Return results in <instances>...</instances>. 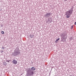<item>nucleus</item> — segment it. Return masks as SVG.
Instances as JSON below:
<instances>
[{
	"mask_svg": "<svg viewBox=\"0 0 76 76\" xmlns=\"http://www.w3.org/2000/svg\"><path fill=\"white\" fill-rule=\"evenodd\" d=\"M20 50L19 49V48L17 47L16 48L14 51V52L12 53V56H13L14 57H16V56H18L20 54Z\"/></svg>",
	"mask_w": 76,
	"mask_h": 76,
	"instance_id": "nucleus-1",
	"label": "nucleus"
},
{
	"mask_svg": "<svg viewBox=\"0 0 76 76\" xmlns=\"http://www.w3.org/2000/svg\"><path fill=\"white\" fill-rule=\"evenodd\" d=\"M73 7H72L68 11H67L65 13V15L66 16V18H70V16L72 14V13H73Z\"/></svg>",
	"mask_w": 76,
	"mask_h": 76,
	"instance_id": "nucleus-2",
	"label": "nucleus"
},
{
	"mask_svg": "<svg viewBox=\"0 0 76 76\" xmlns=\"http://www.w3.org/2000/svg\"><path fill=\"white\" fill-rule=\"evenodd\" d=\"M34 75V71L31 69V68H29L27 70L26 76H32Z\"/></svg>",
	"mask_w": 76,
	"mask_h": 76,
	"instance_id": "nucleus-3",
	"label": "nucleus"
},
{
	"mask_svg": "<svg viewBox=\"0 0 76 76\" xmlns=\"http://www.w3.org/2000/svg\"><path fill=\"white\" fill-rule=\"evenodd\" d=\"M52 14L51 12H48L44 16L45 18H48L49 17H51L52 16Z\"/></svg>",
	"mask_w": 76,
	"mask_h": 76,
	"instance_id": "nucleus-4",
	"label": "nucleus"
},
{
	"mask_svg": "<svg viewBox=\"0 0 76 76\" xmlns=\"http://www.w3.org/2000/svg\"><path fill=\"white\" fill-rule=\"evenodd\" d=\"M61 38L64 39H66L67 38V34L64 33H62L61 35Z\"/></svg>",
	"mask_w": 76,
	"mask_h": 76,
	"instance_id": "nucleus-5",
	"label": "nucleus"
},
{
	"mask_svg": "<svg viewBox=\"0 0 76 76\" xmlns=\"http://www.w3.org/2000/svg\"><path fill=\"white\" fill-rule=\"evenodd\" d=\"M48 19V21H47V22L48 23H50L52 22V17H50Z\"/></svg>",
	"mask_w": 76,
	"mask_h": 76,
	"instance_id": "nucleus-6",
	"label": "nucleus"
},
{
	"mask_svg": "<svg viewBox=\"0 0 76 76\" xmlns=\"http://www.w3.org/2000/svg\"><path fill=\"white\" fill-rule=\"evenodd\" d=\"M13 64H16L18 63V62L15 60H14L12 61Z\"/></svg>",
	"mask_w": 76,
	"mask_h": 76,
	"instance_id": "nucleus-7",
	"label": "nucleus"
},
{
	"mask_svg": "<svg viewBox=\"0 0 76 76\" xmlns=\"http://www.w3.org/2000/svg\"><path fill=\"white\" fill-rule=\"evenodd\" d=\"M29 36L31 38H34V35H33L32 34H30Z\"/></svg>",
	"mask_w": 76,
	"mask_h": 76,
	"instance_id": "nucleus-8",
	"label": "nucleus"
},
{
	"mask_svg": "<svg viewBox=\"0 0 76 76\" xmlns=\"http://www.w3.org/2000/svg\"><path fill=\"white\" fill-rule=\"evenodd\" d=\"M31 70L32 71H34V70H35V68L34 67H32L31 69Z\"/></svg>",
	"mask_w": 76,
	"mask_h": 76,
	"instance_id": "nucleus-9",
	"label": "nucleus"
},
{
	"mask_svg": "<svg viewBox=\"0 0 76 76\" xmlns=\"http://www.w3.org/2000/svg\"><path fill=\"white\" fill-rule=\"evenodd\" d=\"M3 64H4V66H6V62L4 61L3 62Z\"/></svg>",
	"mask_w": 76,
	"mask_h": 76,
	"instance_id": "nucleus-10",
	"label": "nucleus"
},
{
	"mask_svg": "<svg viewBox=\"0 0 76 76\" xmlns=\"http://www.w3.org/2000/svg\"><path fill=\"white\" fill-rule=\"evenodd\" d=\"M69 39L70 40H73V37H71L69 38Z\"/></svg>",
	"mask_w": 76,
	"mask_h": 76,
	"instance_id": "nucleus-11",
	"label": "nucleus"
},
{
	"mask_svg": "<svg viewBox=\"0 0 76 76\" xmlns=\"http://www.w3.org/2000/svg\"><path fill=\"white\" fill-rule=\"evenodd\" d=\"M61 41H62V42H64V41H63V39H64V38H63L62 37H61Z\"/></svg>",
	"mask_w": 76,
	"mask_h": 76,
	"instance_id": "nucleus-12",
	"label": "nucleus"
},
{
	"mask_svg": "<svg viewBox=\"0 0 76 76\" xmlns=\"http://www.w3.org/2000/svg\"><path fill=\"white\" fill-rule=\"evenodd\" d=\"M1 33L2 34H4V32L3 31H1Z\"/></svg>",
	"mask_w": 76,
	"mask_h": 76,
	"instance_id": "nucleus-13",
	"label": "nucleus"
},
{
	"mask_svg": "<svg viewBox=\"0 0 76 76\" xmlns=\"http://www.w3.org/2000/svg\"><path fill=\"white\" fill-rule=\"evenodd\" d=\"M57 41H59V40H60V38H58V39H56Z\"/></svg>",
	"mask_w": 76,
	"mask_h": 76,
	"instance_id": "nucleus-14",
	"label": "nucleus"
},
{
	"mask_svg": "<svg viewBox=\"0 0 76 76\" xmlns=\"http://www.w3.org/2000/svg\"><path fill=\"white\" fill-rule=\"evenodd\" d=\"M71 29H72L73 28V25L71 27Z\"/></svg>",
	"mask_w": 76,
	"mask_h": 76,
	"instance_id": "nucleus-15",
	"label": "nucleus"
},
{
	"mask_svg": "<svg viewBox=\"0 0 76 76\" xmlns=\"http://www.w3.org/2000/svg\"><path fill=\"white\" fill-rule=\"evenodd\" d=\"M4 51L3 50H1V53H3V52H4Z\"/></svg>",
	"mask_w": 76,
	"mask_h": 76,
	"instance_id": "nucleus-16",
	"label": "nucleus"
},
{
	"mask_svg": "<svg viewBox=\"0 0 76 76\" xmlns=\"http://www.w3.org/2000/svg\"><path fill=\"white\" fill-rule=\"evenodd\" d=\"M55 42L56 43H57V42H58V41L56 40L55 41Z\"/></svg>",
	"mask_w": 76,
	"mask_h": 76,
	"instance_id": "nucleus-17",
	"label": "nucleus"
},
{
	"mask_svg": "<svg viewBox=\"0 0 76 76\" xmlns=\"http://www.w3.org/2000/svg\"><path fill=\"white\" fill-rule=\"evenodd\" d=\"M2 49H3H3H4V47L3 46L2 48Z\"/></svg>",
	"mask_w": 76,
	"mask_h": 76,
	"instance_id": "nucleus-18",
	"label": "nucleus"
},
{
	"mask_svg": "<svg viewBox=\"0 0 76 76\" xmlns=\"http://www.w3.org/2000/svg\"><path fill=\"white\" fill-rule=\"evenodd\" d=\"M10 61L7 60L6 61L7 62H8V63H9V61Z\"/></svg>",
	"mask_w": 76,
	"mask_h": 76,
	"instance_id": "nucleus-19",
	"label": "nucleus"
},
{
	"mask_svg": "<svg viewBox=\"0 0 76 76\" xmlns=\"http://www.w3.org/2000/svg\"><path fill=\"white\" fill-rule=\"evenodd\" d=\"M75 25H76V21L75 22Z\"/></svg>",
	"mask_w": 76,
	"mask_h": 76,
	"instance_id": "nucleus-20",
	"label": "nucleus"
},
{
	"mask_svg": "<svg viewBox=\"0 0 76 76\" xmlns=\"http://www.w3.org/2000/svg\"><path fill=\"white\" fill-rule=\"evenodd\" d=\"M53 67H51V69H53Z\"/></svg>",
	"mask_w": 76,
	"mask_h": 76,
	"instance_id": "nucleus-21",
	"label": "nucleus"
},
{
	"mask_svg": "<svg viewBox=\"0 0 76 76\" xmlns=\"http://www.w3.org/2000/svg\"><path fill=\"white\" fill-rule=\"evenodd\" d=\"M52 69H51L50 71H51L52 70Z\"/></svg>",
	"mask_w": 76,
	"mask_h": 76,
	"instance_id": "nucleus-22",
	"label": "nucleus"
},
{
	"mask_svg": "<svg viewBox=\"0 0 76 76\" xmlns=\"http://www.w3.org/2000/svg\"><path fill=\"white\" fill-rule=\"evenodd\" d=\"M65 1H67V0H64Z\"/></svg>",
	"mask_w": 76,
	"mask_h": 76,
	"instance_id": "nucleus-23",
	"label": "nucleus"
}]
</instances>
